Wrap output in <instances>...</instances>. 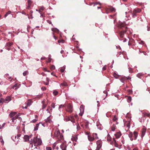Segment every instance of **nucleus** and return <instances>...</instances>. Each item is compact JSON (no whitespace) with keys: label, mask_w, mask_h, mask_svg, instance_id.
Wrapping results in <instances>:
<instances>
[{"label":"nucleus","mask_w":150,"mask_h":150,"mask_svg":"<svg viewBox=\"0 0 150 150\" xmlns=\"http://www.w3.org/2000/svg\"><path fill=\"white\" fill-rule=\"evenodd\" d=\"M84 108L83 106L81 105L80 106L79 109L80 113L79 114L80 115L82 116L83 115L84 112Z\"/></svg>","instance_id":"nucleus-5"},{"label":"nucleus","mask_w":150,"mask_h":150,"mask_svg":"<svg viewBox=\"0 0 150 150\" xmlns=\"http://www.w3.org/2000/svg\"><path fill=\"white\" fill-rule=\"evenodd\" d=\"M28 71H25V72H23V75L24 76H25L28 73Z\"/></svg>","instance_id":"nucleus-40"},{"label":"nucleus","mask_w":150,"mask_h":150,"mask_svg":"<svg viewBox=\"0 0 150 150\" xmlns=\"http://www.w3.org/2000/svg\"><path fill=\"white\" fill-rule=\"evenodd\" d=\"M41 89L42 91H44L46 90V88L45 87L43 86L42 87Z\"/></svg>","instance_id":"nucleus-51"},{"label":"nucleus","mask_w":150,"mask_h":150,"mask_svg":"<svg viewBox=\"0 0 150 150\" xmlns=\"http://www.w3.org/2000/svg\"><path fill=\"white\" fill-rule=\"evenodd\" d=\"M136 13H135L134 12V10H133V13L132 14V17L133 18H135V16H136Z\"/></svg>","instance_id":"nucleus-39"},{"label":"nucleus","mask_w":150,"mask_h":150,"mask_svg":"<svg viewBox=\"0 0 150 150\" xmlns=\"http://www.w3.org/2000/svg\"><path fill=\"white\" fill-rule=\"evenodd\" d=\"M37 121V120H36V119H33V120H32V122H36Z\"/></svg>","instance_id":"nucleus-57"},{"label":"nucleus","mask_w":150,"mask_h":150,"mask_svg":"<svg viewBox=\"0 0 150 150\" xmlns=\"http://www.w3.org/2000/svg\"><path fill=\"white\" fill-rule=\"evenodd\" d=\"M13 44V43L12 42H9L6 44V45L8 47H10Z\"/></svg>","instance_id":"nucleus-30"},{"label":"nucleus","mask_w":150,"mask_h":150,"mask_svg":"<svg viewBox=\"0 0 150 150\" xmlns=\"http://www.w3.org/2000/svg\"><path fill=\"white\" fill-rule=\"evenodd\" d=\"M56 146V144L55 143H54L53 144V146H52L53 148H54V147H55Z\"/></svg>","instance_id":"nucleus-60"},{"label":"nucleus","mask_w":150,"mask_h":150,"mask_svg":"<svg viewBox=\"0 0 150 150\" xmlns=\"http://www.w3.org/2000/svg\"><path fill=\"white\" fill-rule=\"evenodd\" d=\"M30 6H31V5L28 4V6L27 7V8L28 9H29V8H30Z\"/></svg>","instance_id":"nucleus-62"},{"label":"nucleus","mask_w":150,"mask_h":150,"mask_svg":"<svg viewBox=\"0 0 150 150\" xmlns=\"http://www.w3.org/2000/svg\"><path fill=\"white\" fill-rule=\"evenodd\" d=\"M16 88L15 89H17L18 88H19L18 86V85L17 84H15L12 87L13 88Z\"/></svg>","instance_id":"nucleus-34"},{"label":"nucleus","mask_w":150,"mask_h":150,"mask_svg":"<svg viewBox=\"0 0 150 150\" xmlns=\"http://www.w3.org/2000/svg\"><path fill=\"white\" fill-rule=\"evenodd\" d=\"M60 134V133L59 130L57 129L54 132V135L56 137H58Z\"/></svg>","instance_id":"nucleus-11"},{"label":"nucleus","mask_w":150,"mask_h":150,"mask_svg":"<svg viewBox=\"0 0 150 150\" xmlns=\"http://www.w3.org/2000/svg\"><path fill=\"white\" fill-rule=\"evenodd\" d=\"M60 85V86H68L67 83L65 82H64L63 83H61Z\"/></svg>","instance_id":"nucleus-22"},{"label":"nucleus","mask_w":150,"mask_h":150,"mask_svg":"<svg viewBox=\"0 0 150 150\" xmlns=\"http://www.w3.org/2000/svg\"><path fill=\"white\" fill-rule=\"evenodd\" d=\"M125 77L126 78V80L129 79H131L130 77L129 76L128 77Z\"/></svg>","instance_id":"nucleus-61"},{"label":"nucleus","mask_w":150,"mask_h":150,"mask_svg":"<svg viewBox=\"0 0 150 150\" xmlns=\"http://www.w3.org/2000/svg\"><path fill=\"white\" fill-rule=\"evenodd\" d=\"M50 69L52 70H54L55 69V67L54 65H52L50 67Z\"/></svg>","instance_id":"nucleus-37"},{"label":"nucleus","mask_w":150,"mask_h":150,"mask_svg":"<svg viewBox=\"0 0 150 150\" xmlns=\"http://www.w3.org/2000/svg\"><path fill=\"white\" fill-rule=\"evenodd\" d=\"M68 120H71L72 122L73 123L75 122V120L73 116H70L68 117Z\"/></svg>","instance_id":"nucleus-12"},{"label":"nucleus","mask_w":150,"mask_h":150,"mask_svg":"<svg viewBox=\"0 0 150 150\" xmlns=\"http://www.w3.org/2000/svg\"><path fill=\"white\" fill-rule=\"evenodd\" d=\"M77 129L78 130H79L80 129V127L78 124L77 125Z\"/></svg>","instance_id":"nucleus-54"},{"label":"nucleus","mask_w":150,"mask_h":150,"mask_svg":"<svg viewBox=\"0 0 150 150\" xmlns=\"http://www.w3.org/2000/svg\"><path fill=\"white\" fill-rule=\"evenodd\" d=\"M28 5H31V3H32V1L30 0H28Z\"/></svg>","instance_id":"nucleus-45"},{"label":"nucleus","mask_w":150,"mask_h":150,"mask_svg":"<svg viewBox=\"0 0 150 150\" xmlns=\"http://www.w3.org/2000/svg\"><path fill=\"white\" fill-rule=\"evenodd\" d=\"M38 138L36 137H34L33 139H31L30 141V145H31V147H33V143L34 144V146H36V145H37V141L38 140Z\"/></svg>","instance_id":"nucleus-3"},{"label":"nucleus","mask_w":150,"mask_h":150,"mask_svg":"<svg viewBox=\"0 0 150 150\" xmlns=\"http://www.w3.org/2000/svg\"><path fill=\"white\" fill-rule=\"evenodd\" d=\"M46 150H52V148L50 147H46Z\"/></svg>","instance_id":"nucleus-49"},{"label":"nucleus","mask_w":150,"mask_h":150,"mask_svg":"<svg viewBox=\"0 0 150 150\" xmlns=\"http://www.w3.org/2000/svg\"><path fill=\"white\" fill-rule=\"evenodd\" d=\"M40 122L39 123H38L36 124V126L35 127H34V130L35 131L36 130H37L38 129V127L39 126V124H40Z\"/></svg>","instance_id":"nucleus-24"},{"label":"nucleus","mask_w":150,"mask_h":150,"mask_svg":"<svg viewBox=\"0 0 150 150\" xmlns=\"http://www.w3.org/2000/svg\"><path fill=\"white\" fill-rule=\"evenodd\" d=\"M65 69V66H64L63 67H61L60 69V71L61 72H63Z\"/></svg>","instance_id":"nucleus-28"},{"label":"nucleus","mask_w":150,"mask_h":150,"mask_svg":"<svg viewBox=\"0 0 150 150\" xmlns=\"http://www.w3.org/2000/svg\"><path fill=\"white\" fill-rule=\"evenodd\" d=\"M134 12L135 13H139L141 11V10L139 8H137V9H134Z\"/></svg>","instance_id":"nucleus-25"},{"label":"nucleus","mask_w":150,"mask_h":150,"mask_svg":"<svg viewBox=\"0 0 150 150\" xmlns=\"http://www.w3.org/2000/svg\"><path fill=\"white\" fill-rule=\"evenodd\" d=\"M45 100H43L42 102V109H44L46 107L47 105L45 104Z\"/></svg>","instance_id":"nucleus-15"},{"label":"nucleus","mask_w":150,"mask_h":150,"mask_svg":"<svg viewBox=\"0 0 150 150\" xmlns=\"http://www.w3.org/2000/svg\"><path fill=\"white\" fill-rule=\"evenodd\" d=\"M53 93L54 95L56 96L58 94V92L57 91L54 90L53 92Z\"/></svg>","instance_id":"nucleus-38"},{"label":"nucleus","mask_w":150,"mask_h":150,"mask_svg":"<svg viewBox=\"0 0 150 150\" xmlns=\"http://www.w3.org/2000/svg\"><path fill=\"white\" fill-rule=\"evenodd\" d=\"M146 129L145 127H144L143 128L141 134V137L142 138H143V137L145 135L146 132Z\"/></svg>","instance_id":"nucleus-9"},{"label":"nucleus","mask_w":150,"mask_h":150,"mask_svg":"<svg viewBox=\"0 0 150 150\" xmlns=\"http://www.w3.org/2000/svg\"><path fill=\"white\" fill-rule=\"evenodd\" d=\"M51 55H50L49 56V59H48V61H47V62H50L51 61V59L50 58L51 57Z\"/></svg>","instance_id":"nucleus-41"},{"label":"nucleus","mask_w":150,"mask_h":150,"mask_svg":"<svg viewBox=\"0 0 150 150\" xmlns=\"http://www.w3.org/2000/svg\"><path fill=\"white\" fill-rule=\"evenodd\" d=\"M46 122H48L50 123H51L52 122V121L50 119V117H48L46 120Z\"/></svg>","instance_id":"nucleus-26"},{"label":"nucleus","mask_w":150,"mask_h":150,"mask_svg":"<svg viewBox=\"0 0 150 150\" xmlns=\"http://www.w3.org/2000/svg\"><path fill=\"white\" fill-rule=\"evenodd\" d=\"M20 115V114L18 113V114L16 115V116H14V117H12V118H11V120H12V122H15L16 121V119H18L19 120H21V117H19V116Z\"/></svg>","instance_id":"nucleus-4"},{"label":"nucleus","mask_w":150,"mask_h":150,"mask_svg":"<svg viewBox=\"0 0 150 150\" xmlns=\"http://www.w3.org/2000/svg\"><path fill=\"white\" fill-rule=\"evenodd\" d=\"M132 150H138L137 148H135L133 149Z\"/></svg>","instance_id":"nucleus-64"},{"label":"nucleus","mask_w":150,"mask_h":150,"mask_svg":"<svg viewBox=\"0 0 150 150\" xmlns=\"http://www.w3.org/2000/svg\"><path fill=\"white\" fill-rule=\"evenodd\" d=\"M132 100V98L130 96H129L128 97L127 99V101L128 103H130Z\"/></svg>","instance_id":"nucleus-33"},{"label":"nucleus","mask_w":150,"mask_h":150,"mask_svg":"<svg viewBox=\"0 0 150 150\" xmlns=\"http://www.w3.org/2000/svg\"><path fill=\"white\" fill-rule=\"evenodd\" d=\"M120 81L122 83H125V81L126 80V78L125 76L122 77L120 79Z\"/></svg>","instance_id":"nucleus-18"},{"label":"nucleus","mask_w":150,"mask_h":150,"mask_svg":"<svg viewBox=\"0 0 150 150\" xmlns=\"http://www.w3.org/2000/svg\"><path fill=\"white\" fill-rule=\"evenodd\" d=\"M40 17H43V18H44L45 17V15L44 14V13H41L40 14Z\"/></svg>","instance_id":"nucleus-48"},{"label":"nucleus","mask_w":150,"mask_h":150,"mask_svg":"<svg viewBox=\"0 0 150 150\" xmlns=\"http://www.w3.org/2000/svg\"><path fill=\"white\" fill-rule=\"evenodd\" d=\"M51 30L53 32L57 33H59V30L57 28H52L51 29Z\"/></svg>","instance_id":"nucleus-20"},{"label":"nucleus","mask_w":150,"mask_h":150,"mask_svg":"<svg viewBox=\"0 0 150 150\" xmlns=\"http://www.w3.org/2000/svg\"><path fill=\"white\" fill-rule=\"evenodd\" d=\"M139 44L143 45L144 43V42L143 41H141L140 42H139Z\"/></svg>","instance_id":"nucleus-56"},{"label":"nucleus","mask_w":150,"mask_h":150,"mask_svg":"<svg viewBox=\"0 0 150 150\" xmlns=\"http://www.w3.org/2000/svg\"><path fill=\"white\" fill-rule=\"evenodd\" d=\"M129 71L130 73H131L132 72V69L130 68H129Z\"/></svg>","instance_id":"nucleus-52"},{"label":"nucleus","mask_w":150,"mask_h":150,"mask_svg":"<svg viewBox=\"0 0 150 150\" xmlns=\"http://www.w3.org/2000/svg\"><path fill=\"white\" fill-rule=\"evenodd\" d=\"M24 139L25 140V141L27 142L29 140V136L25 135L24 137Z\"/></svg>","instance_id":"nucleus-19"},{"label":"nucleus","mask_w":150,"mask_h":150,"mask_svg":"<svg viewBox=\"0 0 150 150\" xmlns=\"http://www.w3.org/2000/svg\"><path fill=\"white\" fill-rule=\"evenodd\" d=\"M45 59H46L45 57H42L41 58V60H42Z\"/></svg>","instance_id":"nucleus-63"},{"label":"nucleus","mask_w":150,"mask_h":150,"mask_svg":"<svg viewBox=\"0 0 150 150\" xmlns=\"http://www.w3.org/2000/svg\"><path fill=\"white\" fill-rule=\"evenodd\" d=\"M134 137L135 139H136L138 136V133L137 132L134 131L133 133Z\"/></svg>","instance_id":"nucleus-21"},{"label":"nucleus","mask_w":150,"mask_h":150,"mask_svg":"<svg viewBox=\"0 0 150 150\" xmlns=\"http://www.w3.org/2000/svg\"><path fill=\"white\" fill-rule=\"evenodd\" d=\"M11 11H8L5 15H4V17L6 18V16H8V14H11Z\"/></svg>","instance_id":"nucleus-36"},{"label":"nucleus","mask_w":150,"mask_h":150,"mask_svg":"<svg viewBox=\"0 0 150 150\" xmlns=\"http://www.w3.org/2000/svg\"><path fill=\"white\" fill-rule=\"evenodd\" d=\"M110 11L112 12H113L115 11V9L113 8H111L110 9Z\"/></svg>","instance_id":"nucleus-43"},{"label":"nucleus","mask_w":150,"mask_h":150,"mask_svg":"<svg viewBox=\"0 0 150 150\" xmlns=\"http://www.w3.org/2000/svg\"><path fill=\"white\" fill-rule=\"evenodd\" d=\"M64 105H61L59 106V109L60 108H61L62 107H64Z\"/></svg>","instance_id":"nucleus-55"},{"label":"nucleus","mask_w":150,"mask_h":150,"mask_svg":"<svg viewBox=\"0 0 150 150\" xmlns=\"http://www.w3.org/2000/svg\"><path fill=\"white\" fill-rule=\"evenodd\" d=\"M129 137L130 138V139L131 141H132L133 140V138H132L133 134L132 132H130L129 135H128Z\"/></svg>","instance_id":"nucleus-16"},{"label":"nucleus","mask_w":150,"mask_h":150,"mask_svg":"<svg viewBox=\"0 0 150 150\" xmlns=\"http://www.w3.org/2000/svg\"><path fill=\"white\" fill-rule=\"evenodd\" d=\"M78 139L77 137L76 136L73 137L72 138V140L73 141L76 142Z\"/></svg>","instance_id":"nucleus-31"},{"label":"nucleus","mask_w":150,"mask_h":150,"mask_svg":"<svg viewBox=\"0 0 150 150\" xmlns=\"http://www.w3.org/2000/svg\"><path fill=\"white\" fill-rule=\"evenodd\" d=\"M67 111L69 112H71L73 111L72 106L70 105L69 104L67 106Z\"/></svg>","instance_id":"nucleus-6"},{"label":"nucleus","mask_w":150,"mask_h":150,"mask_svg":"<svg viewBox=\"0 0 150 150\" xmlns=\"http://www.w3.org/2000/svg\"><path fill=\"white\" fill-rule=\"evenodd\" d=\"M31 100H29L27 102V106H30L31 105Z\"/></svg>","instance_id":"nucleus-29"},{"label":"nucleus","mask_w":150,"mask_h":150,"mask_svg":"<svg viewBox=\"0 0 150 150\" xmlns=\"http://www.w3.org/2000/svg\"><path fill=\"white\" fill-rule=\"evenodd\" d=\"M111 137L110 135L109 134H108L107 136V140L108 141H111Z\"/></svg>","instance_id":"nucleus-32"},{"label":"nucleus","mask_w":150,"mask_h":150,"mask_svg":"<svg viewBox=\"0 0 150 150\" xmlns=\"http://www.w3.org/2000/svg\"><path fill=\"white\" fill-rule=\"evenodd\" d=\"M64 42V40H58V42L59 43H63Z\"/></svg>","instance_id":"nucleus-46"},{"label":"nucleus","mask_w":150,"mask_h":150,"mask_svg":"<svg viewBox=\"0 0 150 150\" xmlns=\"http://www.w3.org/2000/svg\"><path fill=\"white\" fill-rule=\"evenodd\" d=\"M18 114L16 112H11L9 114V116L10 118H12L13 117H14L16 115Z\"/></svg>","instance_id":"nucleus-8"},{"label":"nucleus","mask_w":150,"mask_h":150,"mask_svg":"<svg viewBox=\"0 0 150 150\" xmlns=\"http://www.w3.org/2000/svg\"><path fill=\"white\" fill-rule=\"evenodd\" d=\"M11 100V98L10 96H7L6 98L4 100V101L5 103H8Z\"/></svg>","instance_id":"nucleus-14"},{"label":"nucleus","mask_w":150,"mask_h":150,"mask_svg":"<svg viewBox=\"0 0 150 150\" xmlns=\"http://www.w3.org/2000/svg\"><path fill=\"white\" fill-rule=\"evenodd\" d=\"M60 147L62 150H67V146L66 144L63 143L60 146Z\"/></svg>","instance_id":"nucleus-7"},{"label":"nucleus","mask_w":150,"mask_h":150,"mask_svg":"<svg viewBox=\"0 0 150 150\" xmlns=\"http://www.w3.org/2000/svg\"><path fill=\"white\" fill-rule=\"evenodd\" d=\"M144 75V74L142 73H139L137 75V76L139 78L141 79L142 76Z\"/></svg>","instance_id":"nucleus-23"},{"label":"nucleus","mask_w":150,"mask_h":150,"mask_svg":"<svg viewBox=\"0 0 150 150\" xmlns=\"http://www.w3.org/2000/svg\"><path fill=\"white\" fill-rule=\"evenodd\" d=\"M40 10L42 11L44 10V8L43 6H42L40 7Z\"/></svg>","instance_id":"nucleus-47"},{"label":"nucleus","mask_w":150,"mask_h":150,"mask_svg":"<svg viewBox=\"0 0 150 150\" xmlns=\"http://www.w3.org/2000/svg\"><path fill=\"white\" fill-rule=\"evenodd\" d=\"M118 27L119 29L118 33L121 38H123L124 34L127 30V27L125 23H121L118 25Z\"/></svg>","instance_id":"nucleus-1"},{"label":"nucleus","mask_w":150,"mask_h":150,"mask_svg":"<svg viewBox=\"0 0 150 150\" xmlns=\"http://www.w3.org/2000/svg\"><path fill=\"white\" fill-rule=\"evenodd\" d=\"M113 76L116 79H117L119 77V75L117 74L115 72L113 73Z\"/></svg>","instance_id":"nucleus-27"},{"label":"nucleus","mask_w":150,"mask_h":150,"mask_svg":"<svg viewBox=\"0 0 150 150\" xmlns=\"http://www.w3.org/2000/svg\"><path fill=\"white\" fill-rule=\"evenodd\" d=\"M47 23H49L50 24H51L52 23V22L51 21H50V20H47Z\"/></svg>","instance_id":"nucleus-59"},{"label":"nucleus","mask_w":150,"mask_h":150,"mask_svg":"<svg viewBox=\"0 0 150 150\" xmlns=\"http://www.w3.org/2000/svg\"><path fill=\"white\" fill-rule=\"evenodd\" d=\"M88 140L90 141H93L94 139H98V137L97 136V134L96 133L93 134L92 136L90 135H88Z\"/></svg>","instance_id":"nucleus-2"},{"label":"nucleus","mask_w":150,"mask_h":150,"mask_svg":"<svg viewBox=\"0 0 150 150\" xmlns=\"http://www.w3.org/2000/svg\"><path fill=\"white\" fill-rule=\"evenodd\" d=\"M51 106L53 108H55V104L54 103H52L51 105Z\"/></svg>","instance_id":"nucleus-50"},{"label":"nucleus","mask_w":150,"mask_h":150,"mask_svg":"<svg viewBox=\"0 0 150 150\" xmlns=\"http://www.w3.org/2000/svg\"><path fill=\"white\" fill-rule=\"evenodd\" d=\"M115 135L117 139H118L119 138L121 135V134L120 132H117L115 134Z\"/></svg>","instance_id":"nucleus-13"},{"label":"nucleus","mask_w":150,"mask_h":150,"mask_svg":"<svg viewBox=\"0 0 150 150\" xmlns=\"http://www.w3.org/2000/svg\"><path fill=\"white\" fill-rule=\"evenodd\" d=\"M42 143V140L40 139H38L36 146L40 145H41Z\"/></svg>","instance_id":"nucleus-17"},{"label":"nucleus","mask_w":150,"mask_h":150,"mask_svg":"<svg viewBox=\"0 0 150 150\" xmlns=\"http://www.w3.org/2000/svg\"><path fill=\"white\" fill-rule=\"evenodd\" d=\"M117 120V117H116L115 116L113 118V120L114 121H115Z\"/></svg>","instance_id":"nucleus-53"},{"label":"nucleus","mask_w":150,"mask_h":150,"mask_svg":"<svg viewBox=\"0 0 150 150\" xmlns=\"http://www.w3.org/2000/svg\"><path fill=\"white\" fill-rule=\"evenodd\" d=\"M59 138H60V139H63V135L62 134H59Z\"/></svg>","instance_id":"nucleus-44"},{"label":"nucleus","mask_w":150,"mask_h":150,"mask_svg":"<svg viewBox=\"0 0 150 150\" xmlns=\"http://www.w3.org/2000/svg\"><path fill=\"white\" fill-rule=\"evenodd\" d=\"M106 69V66L105 65L103 67L102 69L103 70H105Z\"/></svg>","instance_id":"nucleus-58"},{"label":"nucleus","mask_w":150,"mask_h":150,"mask_svg":"<svg viewBox=\"0 0 150 150\" xmlns=\"http://www.w3.org/2000/svg\"><path fill=\"white\" fill-rule=\"evenodd\" d=\"M89 123L88 122H86L85 123V127L87 128L88 127V125Z\"/></svg>","instance_id":"nucleus-42"},{"label":"nucleus","mask_w":150,"mask_h":150,"mask_svg":"<svg viewBox=\"0 0 150 150\" xmlns=\"http://www.w3.org/2000/svg\"><path fill=\"white\" fill-rule=\"evenodd\" d=\"M96 144H97V146L98 148H100L101 147V144H102V142L100 140H98L97 141Z\"/></svg>","instance_id":"nucleus-10"},{"label":"nucleus","mask_w":150,"mask_h":150,"mask_svg":"<svg viewBox=\"0 0 150 150\" xmlns=\"http://www.w3.org/2000/svg\"><path fill=\"white\" fill-rule=\"evenodd\" d=\"M115 126L113 125L111 127V129L112 131H115Z\"/></svg>","instance_id":"nucleus-35"}]
</instances>
